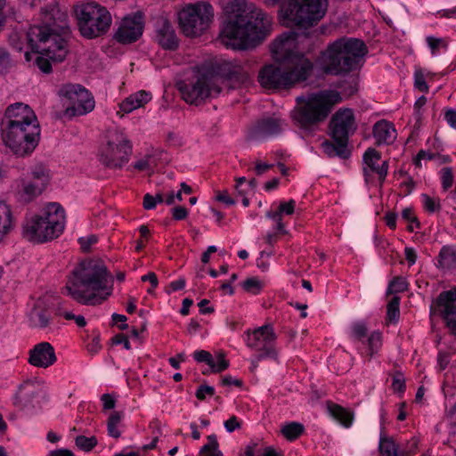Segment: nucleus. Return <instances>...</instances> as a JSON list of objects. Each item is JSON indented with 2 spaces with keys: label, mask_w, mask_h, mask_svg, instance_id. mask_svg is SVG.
Listing matches in <instances>:
<instances>
[{
  "label": "nucleus",
  "mask_w": 456,
  "mask_h": 456,
  "mask_svg": "<svg viewBox=\"0 0 456 456\" xmlns=\"http://www.w3.org/2000/svg\"><path fill=\"white\" fill-rule=\"evenodd\" d=\"M305 38L288 31L273 43L272 54L277 64H268L260 69L258 82L264 88H289L307 79L313 64L299 50V44Z\"/></svg>",
  "instance_id": "f257e3e1"
},
{
  "label": "nucleus",
  "mask_w": 456,
  "mask_h": 456,
  "mask_svg": "<svg viewBox=\"0 0 456 456\" xmlns=\"http://www.w3.org/2000/svg\"><path fill=\"white\" fill-rule=\"evenodd\" d=\"M42 24L33 25L27 33L32 53L26 52L25 59L35 63L44 73H50L52 61H62L68 53L67 37L69 34L68 16L56 6L41 8Z\"/></svg>",
  "instance_id": "f03ea898"
},
{
  "label": "nucleus",
  "mask_w": 456,
  "mask_h": 456,
  "mask_svg": "<svg viewBox=\"0 0 456 456\" xmlns=\"http://www.w3.org/2000/svg\"><path fill=\"white\" fill-rule=\"evenodd\" d=\"M226 19L220 32V41L226 47L245 50L254 47L265 37L270 20L245 0H222Z\"/></svg>",
  "instance_id": "7ed1b4c3"
},
{
  "label": "nucleus",
  "mask_w": 456,
  "mask_h": 456,
  "mask_svg": "<svg viewBox=\"0 0 456 456\" xmlns=\"http://www.w3.org/2000/svg\"><path fill=\"white\" fill-rule=\"evenodd\" d=\"M110 278L103 261L88 259L80 262L69 273L63 293L84 305L102 304L111 294Z\"/></svg>",
  "instance_id": "20e7f679"
},
{
  "label": "nucleus",
  "mask_w": 456,
  "mask_h": 456,
  "mask_svg": "<svg viewBox=\"0 0 456 456\" xmlns=\"http://www.w3.org/2000/svg\"><path fill=\"white\" fill-rule=\"evenodd\" d=\"M4 144L14 154L31 153L40 140V125L32 108L23 102L9 105L0 125Z\"/></svg>",
  "instance_id": "39448f33"
},
{
  "label": "nucleus",
  "mask_w": 456,
  "mask_h": 456,
  "mask_svg": "<svg viewBox=\"0 0 456 456\" xmlns=\"http://www.w3.org/2000/svg\"><path fill=\"white\" fill-rule=\"evenodd\" d=\"M219 73L220 76L201 74L195 82H181L178 88L183 99L188 103L198 105L207 98L218 95L222 90L221 84L225 83L231 88H237L251 83L248 64L224 61L219 67Z\"/></svg>",
  "instance_id": "423d86ee"
},
{
  "label": "nucleus",
  "mask_w": 456,
  "mask_h": 456,
  "mask_svg": "<svg viewBox=\"0 0 456 456\" xmlns=\"http://www.w3.org/2000/svg\"><path fill=\"white\" fill-rule=\"evenodd\" d=\"M368 48L362 40L341 37L330 44L321 57L323 72L330 75H345L362 66Z\"/></svg>",
  "instance_id": "0eeeda50"
},
{
  "label": "nucleus",
  "mask_w": 456,
  "mask_h": 456,
  "mask_svg": "<svg viewBox=\"0 0 456 456\" xmlns=\"http://www.w3.org/2000/svg\"><path fill=\"white\" fill-rule=\"evenodd\" d=\"M342 101L335 90H322L297 97V106L292 112L295 124L304 132L311 133L331 112L334 105Z\"/></svg>",
  "instance_id": "6e6552de"
},
{
  "label": "nucleus",
  "mask_w": 456,
  "mask_h": 456,
  "mask_svg": "<svg viewBox=\"0 0 456 456\" xmlns=\"http://www.w3.org/2000/svg\"><path fill=\"white\" fill-rule=\"evenodd\" d=\"M64 227V209L59 203L52 202L39 214L26 217L22 224V237L33 243H44L59 237Z\"/></svg>",
  "instance_id": "1a4fd4ad"
},
{
  "label": "nucleus",
  "mask_w": 456,
  "mask_h": 456,
  "mask_svg": "<svg viewBox=\"0 0 456 456\" xmlns=\"http://www.w3.org/2000/svg\"><path fill=\"white\" fill-rule=\"evenodd\" d=\"M327 8L328 0H286L280 18L286 27H310L324 17Z\"/></svg>",
  "instance_id": "9d476101"
},
{
  "label": "nucleus",
  "mask_w": 456,
  "mask_h": 456,
  "mask_svg": "<svg viewBox=\"0 0 456 456\" xmlns=\"http://www.w3.org/2000/svg\"><path fill=\"white\" fill-rule=\"evenodd\" d=\"M132 151V142L122 130L109 129L99 150V161L107 168L121 169L128 163Z\"/></svg>",
  "instance_id": "9b49d317"
},
{
  "label": "nucleus",
  "mask_w": 456,
  "mask_h": 456,
  "mask_svg": "<svg viewBox=\"0 0 456 456\" xmlns=\"http://www.w3.org/2000/svg\"><path fill=\"white\" fill-rule=\"evenodd\" d=\"M75 14L80 34L89 39L105 34L111 25L109 11L94 2L77 4Z\"/></svg>",
  "instance_id": "f8f14e48"
},
{
  "label": "nucleus",
  "mask_w": 456,
  "mask_h": 456,
  "mask_svg": "<svg viewBox=\"0 0 456 456\" xmlns=\"http://www.w3.org/2000/svg\"><path fill=\"white\" fill-rule=\"evenodd\" d=\"M213 17V7L206 2L187 4L178 13L179 25L183 33L191 37L200 36L207 30Z\"/></svg>",
  "instance_id": "ddd939ff"
},
{
  "label": "nucleus",
  "mask_w": 456,
  "mask_h": 456,
  "mask_svg": "<svg viewBox=\"0 0 456 456\" xmlns=\"http://www.w3.org/2000/svg\"><path fill=\"white\" fill-rule=\"evenodd\" d=\"M277 335L272 324H265L254 330H247L244 332L246 346L252 351L257 353V361L266 358L277 360L278 351L276 349Z\"/></svg>",
  "instance_id": "4468645a"
},
{
  "label": "nucleus",
  "mask_w": 456,
  "mask_h": 456,
  "mask_svg": "<svg viewBox=\"0 0 456 456\" xmlns=\"http://www.w3.org/2000/svg\"><path fill=\"white\" fill-rule=\"evenodd\" d=\"M60 94L68 99L72 104L66 110V113L69 115L82 116L94 109L95 102L93 95L80 85H65L60 89Z\"/></svg>",
  "instance_id": "2eb2a0df"
},
{
  "label": "nucleus",
  "mask_w": 456,
  "mask_h": 456,
  "mask_svg": "<svg viewBox=\"0 0 456 456\" xmlns=\"http://www.w3.org/2000/svg\"><path fill=\"white\" fill-rule=\"evenodd\" d=\"M49 181L48 173H31L15 182L14 191L20 201L29 203L43 193Z\"/></svg>",
  "instance_id": "dca6fc26"
},
{
  "label": "nucleus",
  "mask_w": 456,
  "mask_h": 456,
  "mask_svg": "<svg viewBox=\"0 0 456 456\" xmlns=\"http://www.w3.org/2000/svg\"><path fill=\"white\" fill-rule=\"evenodd\" d=\"M356 129L354 116L350 109H341L332 117L330 123V135L334 142L348 143V139Z\"/></svg>",
  "instance_id": "f3484780"
},
{
  "label": "nucleus",
  "mask_w": 456,
  "mask_h": 456,
  "mask_svg": "<svg viewBox=\"0 0 456 456\" xmlns=\"http://www.w3.org/2000/svg\"><path fill=\"white\" fill-rule=\"evenodd\" d=\"M142 15L140 12H136L123 18L115 34V37L122 44H131L142 36Z\"/></svg>",
  "instance_id": "a211bd4d"
},
{
  "label": "nucleus",
  "mask_w": 456,
  "mask_h": 456,
  "mask_svg": "<svg viewBox=\"0 0 456 456\" xmlns=\"http://www.w3.org/2000/svg\"><path fill=\"white\" fill-rule=\"evenodd\" d=\"M57 356L53 346L46 341L35 345L28 352V362L35 367L46 369L53 365Z\"/></svg>",
  "instance_id": "6ab92c4d"
},
{
  "label": "nucleus",
  "mask_w": 456,
  "mask_h": 456,
  "mask_svg": "<svg viewBox=\"0 0 456 456\" xmlns=\"http://www.w3.org/2000/svg\"><path fill=\"white\" fill-rule=\"evenodd\" d=\"M38 394V386L36 382L26 380L18 387L13 396V405L20 411L34 407V401Z\"/></svg>",
  "instance_id": "aec40b11"
},
{
  "label": "nucleus",
  "mask_w": 456,
  "mask_h": 456,
  "mask_svg": "<svg viewBox=\"0 0 456 456\" xmlns=\"http://www.w3.org/2000/svg\"><path fill=\"white\" fill-rule=\"evenodd\" d=\"M156 40L162 48L175 50L178 46V39L171 24L166 20H159L156 23Z\"/></svg>",
  "instance_id": "412c9836"
},
{
  "label": "nucleus",
  "mask_w": 456,
  "mask_h": 456,
  "mask_svg": "<svg viewBox=\"0 0 456 456\" xmlns=\"http://www.w3.org/2000/svg\"><path fill=\"white\" fill-rule=\"evenodd\" d=\"M444 305V319L451 332L456 336V289H452L439 297Z\"/></svg>",
  "instance_id": "4be33fe9"
},
{
  "label": "nucleus",
  "mask_w": 456,
  "mask_h": 456,
  "mask_svg": "<svg viewBox=\"0 0 456 456\" xmlns=\"http://www.w3.org/2000/svg\"><path fill=\"white\" fill-rule=\"evenodd\" d=\"M372 133L378 145L392 144L397 136L395 126L385 119L378 121L373 126Z\"/></svg>",
  "instance_id": "5701e85b"
},
{
  "label": "nucleus",
  "mask_w": 456,
  "mask_h": 456,
  "mask_svg": "<svg viewBox=\"0 0 456 456\" xmlns=\"http://www.w3.org/2000/svg\"><path fill=\"white\" fill-rule=\"evenodd\" d=\"M284 126V120L276 117H270L257 123L255 128V134L258 138H265L280 134Z\"/></svg>",
  "instance_id": "b1692460"
},
{
  "label": "nucleus",
  "mask_w": 456,
  "mask_h": 456,
  "mask_svg": "<svg viewBox=\"0 0 456 456\" xmlns=\"http://www.w3.org/2000/svg\"><path fill=\"white\" fill-rule=\"evenodd\" d=\"M152 99L150 92L140 90L130 94L119 103V109L124 113H130L136 109L143 107Z\"/></svg>",
  "instance_id": "393cba45"
},
{
  "label": "nucleus",
  "mask_w": 456,
  "mask_h": 456,
  "mask_svg": "<svg viewBox=\"0 0 456 456\" xmlns=\"http://www.w3.org/2000/svg\"><path fill=\"white\" fill-rule=\"evenodd\" d=\"M364 169L370 168V171H387L389 168L388 161L381 158L380 153L373 149L368 148L362 156Z\"/></svg>",
  "instance_id": "a878e982"
},
{
  "label": "nucleus",
  "mask_w": 456,
  "mask_h": 456,
  "mask_svg": "<svg viewBox=\"0 0 456 456\" xmlns=\"http://www.w3.org/2000/svg\"><path fill=\"white\" fill-rule=\"evenodd\" d=\"M278 168L280 171H291L296 169L295 164L289 155H281L277 157L274 161H262L256 162V170L262 171L266 169Z\"/></svg>",
  "instance_id": "bb28decb"
},
{
  "label": "nucleus",
  "mask_w": 456,
  "mask_h": 456,
  "mask_svg": "<svg viewBox=\"0 0 456 456\" xmlns=\"http://www.w3.org/2000/svg\"><path fill=\"white\" fill-rule=\"evenodd\" d=\"M329 413L344 427L348 428L353 421V413L347 409L332 402L327 403Z\"/></svg>",
  "instance_id": "cd10ccee"
},
{
  "label": "nucleus",
  "mask_w": 456,
  "mask_h": 456,
  "mask_svg": "<svg viewBox=\"0 0 456 456\" xmlns=\"http://www.w3.org/2000/svg\"><path fill=\"white\" fill-rule=\"evenodd\" d=\"M379 452L381 456H401V446L394 437L380 434Z\"/></svg>",
  "instance_id": "c85d7f7f"
},
{
  "label": "nucleus",
  "mask_w": 456,
  "mask_h": 456,
  "mask_svg": "<svg viewBox=\"0 0 456 456\" xmlns=\"http://www.w3.org/2000/svg\"><path fill=\"white\" fill-rule=\"evenodd\" d=\"M12 225V213L10 206L0 202V241L10 232Z\"/></svg>",
  "instance_id": "c756f323"
},
{
  "label": "nucleus",
  "mask_w": 456,
  "mask_h": 456,
  "mask_svg": "<svg viewBox=\"0 0 456 456\" xmlns=\"http://www.w3.org/2000/svg\"><path fill=\"white\" fill-rule=\"evenodd\" d=\"M438 267L451 269L456 266V248L452 246H444L437 256Z\"/></svg>",
  "instance_id": "7c9ffc66"
},
{
  "label": "nucleus",
  "mask_w": 456,
  "mask_h": 456,
  "mask_svg": "<svg viewBox=\"0 0 456 456\" xmlns=\"http://www.w3.org/2000/svg\"><path fill=\"white\" fill-rule=\"evenodd\" d=\"M234 181V191L239 196H248L253 194L257 184L255 178L247 179L244 176L235 177Z\"/></svg>",
  "instance_id": "2f4dec72"
},
{
  "label": "nucleus",
  "mask_w": 456,
  "mask_h": 456,
  "mask_svg": "<svg viewBox=\"0 0 456 456\" xmlns=\"http://www.w3.org/2000/svg\"><path fill=\"white\" fill-rule=\"evenodd\" d=\"M281 432L288 441H295L304 434L305 427L299 422L292 421L285 424Z\"/></svg>",
  "instance_id": "473e14b6"
},
{
  "label": "nucleus",
  "mask_w": 456,
  "mask_h": 456,
  "mask_svg": "<svg viewBox=\"0 0 456 456\" xmlns=\"http://www.w3.org/2000/svg\"><path fill=\"white\" fill-rule=\"evenodd\" d=\"M124 418V413L122 411H113L107 421V429L108 434L111 437L119 438L121 436V432L119 430V425Z\"/></svg>",
  "instance_id": "72a5a7b5"
},
{
  "label": "nucleus",
  "mask_w": 456,
  "mask_h": 456,
  "mask_svg": "<svg viewBox=\"0 0 456 456\" xmlns=\"http://www.w3.org/2000/svg\"><path fill=\"white\" fill-rule=\"evenodd\" d=\"M347 144L341 142L335 143L325 141L322 143V150L328 157L339 156L345 157Z\"/></svg>",
  "instance_id": "f704fd0d"
},
{
  "label": "nucleus",
  "mask_w": 456,
  "mask_h": 456,
  "mask_svg": "<svg viewBox=\"0 0 456 456\" xmlns=\"http://www.w3.org/2000/svg\"><path fill=\"white\" fill-rule=\"evenodd\" d=\"M367 354L371 358L382 346V333L380 331H373L370 334L367 340Z\"/></svg>",
  "instance_id": "c9c22d12"
},
{
  "label": "nucleus",
  "mask_w": 456,
  "mask_h": 456,
  "mask_svg": "<svg viewBox=\"0 0 456 456\" xmlns=\"http://www.w3.org/2000/svg\"><path fill=\"white\" fill-rule=\"evenodd\" d=\"M200 456H222L221 451L218 450V442L215 435L208 436V443L200 449Z\"/></svg>",
  "instance_id": "e433bc0d"
},
{
  "label": "nucleus",
  "mask_w": 456,
  "mask_h": 456,
  "mask_svg": "<svg viewBox=\"0 0 456 456\" xmlns=\"http://www.w3.org/2000/svg\"><path fill=\"white\" fill-rule=\"evenodd\" d=\"M400 297L394 296L387 305V321L397 322L400 317Z\"/></svg>",
  "instance_id": "4c0bfd02"
},
{
  "label": "nucleus",
  "mask_w": 456,
  "mask_h": 456,
  "mask_svg": "<svg viewBox=\"0 0 456 456\" xmlns=\"http://www.w3.org/2000/svg\"><path fill=\"white\" fill-rule=\"evenodd\" d=\"M368 328L363 322H354L351 326L350 338L354 341L363 342L367 337Z\"/></svg>",
  "instance_id": "58836bf2"
},
{
  "label": "nucleus",
  "mask_w": 456,
  "mask_h": 456,
  "mask_svg": "<svg viewBox=\"0 0 456 456\" xmlns=\"http://www.w3.org/2000/svg\"><path fill=\"white\" fill-rule=\"evenodd\" d=\"M241 286L246 292L257 295L263 289L264 283L258 278L251 277L244 281Z\"/></svg>",
  "instance_id": "ea45409f"
},
{
  "label": "nucleus",
  "mask_w": 456,
  "mask_h": 456,
  "mask_svg": "<svg viewBox=\"0 0 456 456\" xmlns=\"http://www.w3.org/2000/svg\"><path fill=\"white\" fill-rule=\"evenodd\" d=\"M434 154L435 152H432L430 151H419L414 159L415 167L419 169L428 168L430 166H428V164H431L434 158Z\"/></svg>",
  "instance_id": "a19ab883"
},
{
  "label": "nucleus",
  "mask_w": 456,
  "mask_h": 456,
  "mask_svg": "<svg viewBox=\"0 0 456 456\" xmlns=\"http://www.w3.org/2000/svg\"><path fill=\"white\" fill-rule=\"evenodd\" d=\"M408 283L403 277H395L388 284L387 294H396L407 290Z\"/></svg>",
  "instance_id": "79ce46f5"
},
{
  "label": "nucleus",
  "mask_w": 456,
  "mask_h": 456,
  "mask_svg": "<svg viewBox=\"0 0 456 456\" xmlns=\"http://www.w3.org/2000/svg\"><path fill=\"white\" fill-rule=\"evenodd\" d=\"M76 444L81 450L90 452L96 446L97 439L95 436L87 437L85 436H78L76 438Z\"/></svg>",
  "instance_id": "37998d69"
},
{
  "label": "nucleus",
  "mask_w": 456,
  "mask_h": 456,
  "mask_svg": "<svg viewBox=\"0 0 456 456\" xmlns=\"http://www.w3.org/2000/svg\"><path fill=\"white\" fill-rule=\"evenodd\" d=\"M426 41L428 47L431 49L432 55H437L440 48H447V44L443 38L428 36Z\"/></svg>",
  "instance_id": "c03bdc74"
},
{
  "label": "nucleus",
  "mask_w": 456,
  "mask_h": 456,
  "mask_svg": "<svg viewBox=\"0 0 456 456\" xmlns=\"http://www.w3.org/2000/svg\"><path fill=\"white\" fill-rule=\"evenodd\" d=\"M32 314V322L35 327L46 328L49 325L50 317L45 311L35 312Z\"/></svg>",
  "instance_id": "a18cd8bd"
},
{
  "label": "nucleus",
  "mask_w": 456,
  "mask_h": 456,
  "mask_svg": "<svg viewBox=\"0 0 456 456\" xmlns=\"http://www.w3.org/2000/svg\"><path fill=\"white\" fill-rule=\"evenodd\" d=\"M423 207L428 213H435L441 208V205L438 200H436L428 194L422 195Z\"/></svg>",
  "instance_id": "49530a36"
},
{
  "label": "nucleus",
  "mask_w": 456,
  "mask_h": 456,
  "mask_svg": "<svg viewBox=\"0 0 456 456\" xmlns=\"http://www.w3.org/2000/svg\"><path fill=\"white\" fill-rule=\"evenodd\" d=\"M392 388L395 393H404L406 388L405 379L401 371H396L393 375Z\"/></svg>",
  "instance_id": "de8ad7c7"
},
{
  "label": "nucleus",
  "mask_w": 456,
  "mask_h": 456,
  "mask_svg": "<svg viewBox=\"0 0 456 456\" xmlns=\"http://www.w3.org/2000/svg\"><path fill=\"white\" fill-rule=\"evenodd\" d=\"M418 440L411 438L404 445L401 446V456H414L417 453Z\"/></svg>",
  "instance_id": "09e8293b"
},
{
  "label": "nucleus",
  "mask_w": 456,
  "mask_h": 456,
  "mask_svg": "<svg viewBox=\"0 0 456 456\" xmlns=\"http://www.w3.org/2000/svg\"><path fill=\"white\" fill-rule=\"evenodd\" d=\"M12 66V61L8 51L0 46V72H6Z\"/></svg>",
  "instance_id": "8fccbe9b"
},
{
  "label": "nucleus",
  "mask_w": 456,
  "mask_h": 456,
  "mask_svg": "<svg viewBox=\"0 0 456 456\" xmlns=\"http://www.w3.org/2000/svg\"><path fill=\"white\" fill-rule=\"evenodd\" d=\"M215 200L225 204L226 206H233L236 203V200L230 196L226 190H216L215 191Z\"/></svg>",
  "instance_id": "3c124183"
},
{
  "label": "nucleus",
  "mask_w": 456,
  "mask_h": 456,
  "mask_svg": "<svg viewBox=\"0 0 456 456\" xmlns=\"http://www.w3.org/2000/svg\"><path fill=\"white\" fill-rule=\"evenodd\" d=\"M228 366L229 362L225 360L224 355L219 354L217 356V361H215L213 358V362L211 363L210 368L213 372L217 373L224 371L228 368Z\"/></svg>",
  "instance_id": "603ef678"
},
{
  "label": "nucleus",
  "mask_w": 456,
  "mask_h": 456,
  "mask_svg": "<svg viewBox=\"0 0 456 456\" xmlns=\"http://www.w3.org/2000/svg\"><path fill=\"white\" fill-rule=\"evenodd\" d=\"M151 161H152V159H151L150 154H146L143 157H142L139 159H137L134 163V168L139 169V170H143V169L152 170V169H155V166L154 165H151V163H150Z\"/></svg>",
  "instance_id": "864d4df0"
},
{
  "label": "nucleus",
  "mask_w": 456,
  "mask_h": 456,
  "mask_svg": "<svg viewBox=\"0 0 456 456\" xmlns=\"http://www.w3.org/2000/svg\"><path fill=\"white\" fill-rule=\"evenodd\" d=\"M193 358L198 362H205L209 367L211 363L213 362V356L212 354L205 350H197L193 353Z\"/></svg>",
  "instance_id": "5fc2aeb1"
},
{
  "label": "nucleus",
  "mask_w": 456,
  "mask_h": 456,
  "mask_svg": "<svg viewBox=\"0 0 456 456\" xmlns=\"http://www.w3.org/2000/svg\"><path fill=\"white\" fill-rule=\"evenodd\" d=\"M414 86L420 92H428V86L425 80V77L420 70H416L414 73Z\"/></svg>",
  "instance_id": "6e6d98bb"
},
{
  "label": "nucleus",
  "mask_w": 456,
  "mask_h": 456,
  "mask_svg": "<svg viewBox=\"0 0 456 456\" xmlns=\"http://www.w3.org/2000/svg\"><path fill=\"white\" fill-rule=\"evenodd\" d=\"M215 395V388L208 385H200L196 391V397L203 401L206 399L207 395L213 396Z\"/></svg>",
  "instance_id": "4d7b16f0"
},
{
  "label": "nucleus",
  "mask_w": 456,
  "mask_h": 456,
  "mask_svg": "<svg viewBox=\"0 0 456 456\" xmlns=\"http://www.w3.org/2000/svg\"><path fill=\"white\" fill-rule=\"evenodd\" d=\"M97 242V237L95 235H90L87 237H81L78 239V243L80 245L81 249L84 252H87L90 250L92 245Z\"/></svg>",
  "instance_id": "13d9d810"
},
{
  "label": "nucleus",
  "mask_w": 456,
  "mask_h": 456,
  "mask_svg": "<svg viewBox=\"0 0 456 456\" xmlns=\"http://www.w3.org/2000/svg\"><path fill=\"white\" fill-rule=\"evenodd\" d=\"M296 201L294 200H289V201L281 202L278 211L276 213L292 215L295 210Z\"/></svg>",
  "instance_id": "bf43d9fd"
},
{
  "label": "nucleus",
  "mask_w": 456,
  "mask_h": 456,
  "mask_svg": "<svg viewBox=\"0 0 456 456\" xmlns=\"http://www.w3.org/2000/svg\"><path fill=\"white\" fill-rule=\"evenodd\" d=\"M172 217L175 221L184 220L188 216V210L183 206H176L172 208Z\"/></svg>",
  "instance_id": "052dcab7"
},
{
  "label": "nucleus",
  "mask_w": 456,
  "mask_h": 456,
  "mask_svg": "<svg viewBox=\"0 0 456 456\" xmlns=\"http://www.w3.org/2000/svg\"><path fill=\"white\" fill-rule=\"evenodd\" d=\"M186 281L184 278H179L175 281H173L169 283L167 288L166 289V292L170 294L175 291H178L183 289L185 287Z\"/></svg>",
  "instance_id": "680f3d73"
},
{
  "label": "nucleus",
  "mask_w": 456,
  "mask_h": 456,
  "mask_svg": "<svg viewBox=\"0 0 456 456\" xmlns=\"http://www.w3.org/2000/svg\"><path fill=\"white\" fill-rule=\"evenodd\" d=\"M224 428L227 432L232 433L236 429L240 428L241 423L239 421L236 416H232L230 419L224 421Z\"/></svg>",
  "instance_id": "e2e57ef3"
},
{
  "label": "nucleus",
  "mask_w": 456,
  "mask_h": 456,
  "mask_svg": "<svg viewBox=\"0 0 456 456\" xmlns=\"http://www.w3.org/2000/svg\"><path fill=\"white\" fill-rule=\"evenodd\" d=\"M112 343L115 344V345H123L124 347L126 349V350H130L131 349V345H130V342L128 340V337L123 333H119V334H117L115 335L112 338Z\"/></svg>",
  "instance_id": "0e129e2a"
},
{
  "label": "nucleus",
  "mask_w": 456,
  "mask_h": 456,
  "mask_svg": "<svg viewBox=\"0 0 456 456\" xmlns=\"http://www.w3.org/2000/svg\"><path fill=\"white\" fill-rule=\"evenodd\" d=\"M101 401L103 404V410H111L116 405V399L110 394H103L101 397Z\"/></svg>",
  "instance_id": "69168bd1"
},
{
  "label": "nucleus",
  "mask_w": 456,
  "mask_h": 456,
  "mask_svg": "<svg viewBox=\"0 0 456 456\" xmlns=\"http://www.w3.org/2000/svg\"><path fill=\"white\" fill-rule=\"evenodd\" d=\"M450 160H451V158L448 155H442V154L435 152L433 160L431 162V166L429 167L430 168H433L436 167H437L442 164H445V163L449 162Z\"/></svg>",
  "instance_id": "338daca9"
},
{
  "label": "nucleus",
  "mask_w": 456,
  "mask_h": 456,
  "mask_svg": "<svg viewBox=\"0 0 456 456\" xmlns=\"http://www.w3.org/2000/svg\"><path fill=\"white\" fill-rule=\"evenodd\" d=\"M444 119L454 129H456V111L452 109H448L444 113Z\"/></svg>",
  "instance_id": "774afa93"
}]
</instances>
